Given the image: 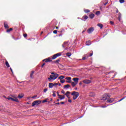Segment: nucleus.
Segmentation results:
<instances>
[{"label":"nucleus","instance_id":"nucleus-50","mask_svg":"<svg viewBox=\"0 0 126 126\" xmlns=\"http://www.w3.org/2000/svg\"><path fill=\"white\" fill-rule=\"evenodd\" d=\"M93 56V53L90 54V57H92Z\"/></svg>","mask_w":126,"mask_h":126},{"label":"nucleus","instance_id":"nucleus-52","mask_svg":"<svg viewBox=\"0 0 126 126\" xmlns=\"http://www.w3.org/2000/svg\"><path fill=\"white\" fill-rule=\"evenodd\" d=\"M107 4H108V2H105L104 3V5H107Z\"/></svg>","mask_w":126,"mask_h":126},{"label":"nucleus","instance_id":"nucleus-37","mask_svg":"<svg viewBox=\"0 0 126 126\" xmlns=\"http://www.w3.org/2000/svg\"><path fill=\"white\" fill-rule=\"evenodd\" d=\"M54 34H57L58 33V31L55 30L53 31Z\"/></svg>","mask_w":126,"mask_h":126},{"label":"nucleus","instance_id":"nucleus-46","mask_svg":"<svg viewBox=\"0 0 126 126\" xmlns=\"http://www.w3.org/2000/svg\"><path fill=\"white\" fill-rule=\"evenodd\" d=\"M24 37H25V38H26V37H27V33H25V34H24Z\"/></svg>","mask_w":126,"mask_h":126},{"label":"nucleus","instance_id":"nucleus-63","mask_svg":"<svg viewBox=\"0 0 126 126\" xmlns=\"http://www.w3.org/2000/svg\"><path fill=\"white\" fill-rule=\"evenodd\" d=\"M50 101H53V98H50Z\"/></svg>","mask_w":126,"mask_h":126},{"label":"nucleus","instance_id":"nucleus-28","mask_svg":"<svg viewBox=\"0 0 126 126\" xmlns=\"http://www.w3.org/2000/svg\"><path fill=\"white\" fill-rule=\"evenodd\" d=\"M48 100H49V98H46L45 99L43 100L42 101V103H46V102H48Z\"/></svg>","mask_w":126,"mask_h":126},{"label":"nucleus","instance_id":"nucleus-13","mask_svg":"<svg viewBox=\"0 0 126 126\" xmlns=\"http://www.w3.org/2000/svg\"><path fill=\"white\" fill-rule=\"evenodd\" d=\"M86 45L87 46H90V45H91V41L88 40L86 41Z\"/></svg>","mask_w":126,"mask_h":126},{"label":"nucleus","instance_id":"nucleus-34","mask_svg":"<svg viewBox=\"0 0 126 126\" xmlns=\"http://www.w3.org/2000/svg\"><path fill=\"white\" fill-rule=\"evenodd\" d=\"M120 3H124L125 2V0H119Z\"/></svg>","mask_w":126,"mask_h":126},{"label":"nucleus","instance_id":"nucleus-16","mask_svg":"<svg viewBox=\"0 0 126 126\" xmlns=\"http://www.w3.org/2000/svg\"><path fill=\"white\" fill-rule=\"evenodd\" d=\"M71 84L72 86V87H74L75 86H76L77 85V83L74 82H71Z\"/></svg>","mask_w":126,"mask_h":126},{"label":"nucleus","instance_id":"nucleus-47","mask_svg":"<svg viewBox=\"0 0 126 126\" xmlns=\"http://www.w3.org/2000/svg\"><path fill=\"white\" fill-rule=\"evenodd\" d=\"M44 92H46V91H48V89H45L44 90H43Z\"/></svg>","mask_w":126,"mask_h":126},{"label":"nucleus","instance_id":"nucleus-58","mask_svg":"<svg viewBox=\"0 0 126 126\" xmlns=\"http://www.w3.org/2000/svg\"><path fill=\"white\" fill-rule=\"evenodd\" d=\"M10 96H11V97H12L13 98H15V97L14 96V95H11Z\"/></svg>","mask_w":126,"mask_h":126},{"label":"nucleus","instance_id":"nucleus-1","mask_svg":"<svg viewBox=\"0 0 126 126\" xmlns=\"http://www.w3.org/2000/svg\"><path fill=\"white\" fill-rule=\"evenodd\" d=\"M58 77H59V74H55V75H51L49 78H48V80H49V81H50V82H52L53 80L57 79Z\"/></svg>","mask_w":126,"mask_h":126},{"label":"nucleus","instance_id":"nucleus-53","mask_svg":"<svg viewBox=\"0 0 126 126\" xmlns=\"http://www.w3.org/2000/svg\"><path fill=\"white\" fill-rule=\"evenodd\" d=\"M91 19H93L94 18V16H90Z\"/></svg>","mask_w":126,"mask_h":126},{"label":"nucleus","instance_id":"nucleus-33","mask_svg":"<svg viewBox=\"0 0 126 126\" xmlns=\"http://www.w3.org/2000/svg\"><path fill=\"white\" fill-rule=\"evenodd\" d=\"M60 82L61 83H64V82H65V80L64 79L61 80Z\"/></svg>","mask_w":126,"mask_h":126},{"label":"nucleus","instance_id":"nucleus-61","mask_svg":"<svg viewBox=\"0 0 126 126\" xmlns=\"http://www.w3.org/2000/svg\"><path fill=\"white\" fill-rule=\"evenodd\" d=\"M106 107H107L106 106H102L101 108H106Z\"/></svg>","mask_w":126,"mask_h":126},{"label":"nucleus","instance_id":"nucleus-45","mask_svg":"<svg viewBox=\"0 0 126 126\" xmlns=\"http://www.w3.org/2000/svg\"><path fill=\"white\" fill-rule=\"evenodd\" d=\"M57 85H59V84L57 83L54 84V86H57Z\"/></svg>","mask_w":126,"mask_h":126},{"label":"nucleus","instance_id":"nucleus-44","mask_svg":"<svg viewBox=\"0 0 126 126\" xmlns=\"http://www.w3.org/2000/svg\"><path fill=\"white\" fill-rule=\"evenodd\" d=\"M121 17H118V20H119V21H121Z\"/></svg>","mask_w":126,"mask_h":126},{"label":"nucleus","instance_id":"nucleus-35","mask_svg":"<svg viewBox=\"0 0 126 126\" xmlns=\"http://www.w3.org/2000/svg\"><path fill=\"white\" fill-rule=\"evenodd\" d=\"M55 92H53V94H52V96H53V97H56L57 96V94H56V93H55Z\"/></svg>","mask_w":126,"mask_h":126},{"label":"nucleus","instance_id":"nucleus-51","mask_svg":"<svg viewBox=\"0 0 126 126\" xmlns=\"http://www.w3.org/2000/svg\"><path fill=\"white\" fill-rule=\"evenodd\" d=\"M68 102L71 103V99H68Z\"/></svg>","mask_w":126,"mask_h":126},{"label":"nucleus","instance_id":"nucleus-22","mask_svg":"<svg viewBox=\"0 0 126 126\" xmlns=\"http://www.w3.org/2000/svg\"><path fill=\"white\" fill-rule=\"evenodd\" d=\"M87 19H88V16H84V17H83L82 20L85 21Z\"/></svg>","mask_w":126,"mask_h":126},{"label":"nucleus","instance_id":"nucleus-6","mask_svg":"<svg viewBox=\"0 0 126 126\" xmlns=\"http://www.w3.org/2000/svg\"><path fill=\"white\" fill-rule=\"evenodd\" d=\"M61 56H62V53H58L54 55L52 58V59L55 60V59H57L58 57H61Z\"/></svg>","mask_w":126,"mask_h":126},{"label":"nucleus","instance_id":"nucleus-59","mask_svg":"<svg viewBox=\"0 0 126 126\" xmlns=\"http://www.w3.org/2000/svg\"><path fill=\"white\" fill-rule=\"evenodd\" d=\"M116 12L117 13H118L119 12V10L117 9V10H116Z\"/></svg>","mask_w":126,"mask_h":126},{"label":"nucleus","instance_id":"nucleus-26","mask_svg":"<svg viewBox=\"0 0 126 126\" xmlns=\"http://www.w3.org/2000/svg\"><path fill=\"white\" fill-rule=\"evenodd\" d=\"M23 94H19L18 96V98H19V99H21L22 98H23Z\"/></svg>","mask_w":126,"mask_h":126},{"label":"nucleus","instance_id":"nucleus-54","mask_svg":"<svg viewBox=\"0 0 126 126\" xmlns=\"http://www.w3.org/2000/svg\"><path fill=\"white\" fill-rule=\"evenodd\" d=\"M56 73H55L54 72H52L51 73V74L52 75H55V74H56Z\"/></svg>","mask_w":126,"mask_h":126},{"label":"nucleus","instance_id":"nucleus-42","mask_svg":"<svg viewBox=\"0 0 126 126\" xmlns=\"http://www.w3.org/2000/svg\"><path fill=\"white\" fill-rule=\"evenodd\" d=\"M59 99H60V100H63V96H59Z\"/></svg>","mask_w":126,"mask_h":126},{"label":"nucleus","instance_id":"nucleus-15","mask_svg":"<svg viewBox=\"0 0 126 126\" xmlns=\"http://www.w3.org/2000/svg\"><path fill=\"white\" fill-rule=\"evenodd\" d=\"M44 61H45V63H49L52 62V60H51V58L45 59Z\"/></svg>","mask_w":126,"mask_h":126},{"label":"nucleus","instance_id":"nucleus-4","mask_svg":"<svg viewBox=\"0 0 126 126\" xmlns=\"http://www.w3.org/2000/svg\"><path fill=\"white\" fill-rule=\"evenodd\" d=\"M7 100H10L11 101H13L14 102H16L17 103H18V102H19V101H18V99L16 97L13 98L10 96H8V97H7Z\"/></svg>","mask_w":126,"mask_h":126},{"label":"nucleus","instance_id":"nucleus-3","mask_svg":"<svg viewBox=\"0 0 126 126\" xmlns=\"http://www.w3.org/2000/svg\"><path fill=\"white\" fill-rule=\"evenodd\" d=\"M111 97V95L107 94H105L103 96H102V100H107L108 99H109V98Z\"/></svg>","mask_w":126,"mask_h":126},{"label":"nucleus","instance_id":"nucleus-23","mask_svg":"<svg viewBox=\"0 0 126 126\" xmlns=\"http://www.w3.org/2000/svg\"><path fill=\"white\" fill-rule=\"evenodd\" d=\"M97 26H98V27H100V29H102V28H103V24H98Z\"/></svg>","mask_w":126,"mask_h":126},{"label":"nucleus","instance_id":"nucleus-14","mask_svg":"<svg viewBox=\"0 0 126 126\" xmlns=\"http://www.w3.org/2000/svg\"><path fill=\"white\" fill-rule=\"evenodd\" d=\"M34 72H34V71H31V75H30L31 78H32V79L34 78V76L33 75L34 74Z\"/></svg>","mask_w":126,"mask_h":126},{"label":"nucleus","instance_id":"nucleus-62","mask_svg":"<svg viewBox=\"0 0 126 126\" xmlns=\"http://www.w3.org/2000/svg\"><path fill=\"white\" fill-rule=\"evenodd\" d=\"M122 14H121V13H119V16H121Z\"/></svg>","mask_w":126,"mask_h":126},{"label":"nucleus","instance_id":"nucleus-49","mask_svg":"<svg viewBox=\"0 0 126 126\" xmlns=\"http://www.w3.org/2000/svg\"><path fill=\"white\" fill-rule=\"evenodd\" d=\"M60 104H62V105H63V104H64V102H63V101L61 102Z\"/></svg>","mask_w":126,"mask_h":126},{"label":"nucleus","instance_id":"nucleus-64","mask_svg":"<svg viewBox=\"0 0 126 126\" xmlns=\"http://www.w3.org/2000/svg\"><path fill=\"white\" fill-rule=\"evenodd\" d=\"M57 102H59L60 101V99H58L57 100Z\"/></svg>","mask_w":126,"mask_h":126},{"label":"nucleus","instance_id":"nucleus-43","mask_svg":"<svg viewBox=\"0 0 126 126\" xmlns=\"http://www.w3.org/2000/svg\"><path fill=\"white\" fill-rule=\"evenodd\" d=\"M124 99H125V97H123L122 98H121L120 100H119L118 101V102H121V101H123V100H124Z\"/></svg>","mask_w":126,"mask_h":126},{"label":"nucleus","instance_id":"nucleus-8","mask_svg":"<svg viewBox=\"0 0 126 126\" xmlns=\"http://www.w3.org/2000/svg\"><path fill=\"white\" fill-rule=\"evenodd\" d=\"M83 83H85V84H89V83H91V81L88 80V79H85L83 81Z\"/></svg>","mask_w":126,"mask_h":126},{"label":"nucleus","instance_id":"nucleus-27","mask_svg":"<svg viewBox=\"0 0 126 126\" xmlns=\"http://www.w3.org/2000/svg\"><path fill=\"white\" fill-rule=\"evenodd\" d=\"M95 14L97 16L100 15V14H101V12H100V11H97L95 12Z\"/></svg>","mask_w":126,"mask_h":126},{"label":"nucleus","instance_id":"nucleus-48","mask_svg":"<svg viewBox=\"0 0 126 126\" xmlns=\"http://www.w3.org/2000/svg\"><path fill=\"white\" fill-rule=\"evenodd\" d=\"M36 97H37V95H34V96H32V98L34 99V98H36Z\"/></svg>","mask_w":126,"mask_h":126},{"label":"nucleus","instance_id":"nucleus-39","mask_svg":"<svg viewBox=\"0 0 126 126\" xmlns=\"http://www.w3.org/2000/svg\"><path fill=\"white\" fill-rule=\"evenodd\" d=\"M110 23H111V24L112 25H114V22H113V21H110Z\"/></svg>","mask_w":126,"mask_h":126},{"label":"nucleus","instance_id":"nucleus-24","mask_svg":"<svg viewBox=\"0 0 126 126\" xmlns=\"http://www.w3.org/2000/svg\"><path fill=\"white\" fill-rule=\"evenodd\" d=\"M69 87H70V86L69 85H68V84L65 85L64 86V88H67V89H68V88H69Z\"/></svg>","mask_w":126,"mask_h":126},{"label":"nucleus","instance_id":"nucleus-12","mask_svg":"<svg viewBox=\"0 0 126 126\" xmlns=\"http://www.w3.org/2000/svg\"><path fill=\"white\" fill-rule=\"evenodd\" d=\"M60 62H61V60L60 59H58L56 61H54L53 63H57V64H60Z\"/></svg>","mask_w":126,"mask_h":126},{"label":"nucleus","instance_id":"nucleus-32","mask_svg":"<svg viewBox=\"0 0 126 126\" xmlns=\"http://www.w3.org/2000/svg\"><path fill=\"white\" fill-rule=\"evenodd\" d=\"M68 94H70V92L67 91V92H66V93L65 94V96H68L67 95H68Z\"/></svg>","mask_w":126,"mask_h":126},{"label":"nucleus","instance_id":"nucleus-19","mask_svg":"<svg viewBox=\"0 0 126 126\" xmlns=\"http://www.w3.org/2000/svg\"><path fill=\"white\" fill-rule=\"evenodd\" d=\"M88 58H89V56H87V54H86V55H84V57H83V58L82 59V60H85V59H88Z\"/></svg>","mask_w":126,"mask_h":126},{"label":"nucleus","instance_id":"nucleus-2","mask_svg":"<svg viewBox=\"0 0 126 126\" xmlns=\"http://www.w3.org/2000/svg\"><path fill=\"white\" fill-rule=\"evenodd\" d=\"M71 95H72V96H73V100H76V99H77V98H78V96H79V93L74 91L71 94Z\"/></svg>","mask_w":126,"mask_h":126},{"label":"nucleus","instance_id":"nucleus-38","mask_svg":"<svg viewBox=\"0 0 126 126\" xmlns=\"http://www.w3.org/2000/svg\"><path fill=\"white\" fill-rule=\"evenodd\" d=\"M57 95L59 97H62L63 96V95H61L59 94V92H57Z\"/></svg>","mask_w":126,"mask_h":126},{"label":"nucleus","instance_id":"nucleus-7","mask_svg":"<svg viewBox=\"0 0 126 126\" xmlns=\"http://www.w3.org/2000/svg\"><path fill=\"white\" fill-rule=\"evenodd\" d=\"M94 31V28L93 27L90 28L87 30V32L89 34H91V33H92V32H93Z\"/></svg>","mask_w":126,"mask_h":126},{"label":"nucleus","instance_id":"nucleus-55","mask_svg":"<svg viewBox=\"0 0 126 126\" xmlns=\"http://www.w3.org/2000/svg\"><path fill=\"white\" fill-rule=\"evenodd\" d=\"M10 69L12 73H13V71H12V69L11 68H10Z\"/></svg>","mask_w":126,"mask_h":126},{"label":"nucleus","instance_id":"nucleus-9","mask_svg":"<svg viewBox=\"0 0 126 126\" xmlns=\"http://www.w3.org/2000/svg\"><path fill=\"white\" fill-rule=\"evenodd\" d=\"M65 79H66V80H67L66 81V82L67 83H71V77H67L65 78Z\"/></svg>","mask_w":126,"mask_h":126},{"label":"nucleus","instance_id":"nucleus-10","mask_svg":"<svg viewBox=\"0 0 126 126\" xmlns=\"http://www.w3.org/2000/svg\"><path fill=\"white\" fill-rule=\"evenodd\" d=\"M72 80H73V81H74V82H75V83L78 84V80H79V78H73Z\"/></svg>","mask_w":126,"mask_h":126},{"label":"nucleus","instance_id":"nucleus-56","mask_svg":"<svg viewBox=\"0 0 126 126\" xmlns=\"http://www.w3.org/2000/svg\"><path fill=\"white\" fill-rule=\"evenodd\" d=\"M67 96H66V97L68 98V99H70V97H69V95H68Z\"/></svg>","mask_w":126,"mask_h":126},{"label":"nucleus","instance_id":"nucleus-36","mask_svg":"<svg viewBox=\"0 0 126 126\" xmlns=\"http://www.w3.org/2000/svg\"><path fill=\"white\" fill-rule=\"evenodd\" d=\"M61 93H62V94H65V92H64L63 90H62Z\"/></svg>","mask_w":126,"mask_h":126},{"label":"nucleus","instance_id":"nucleus-57","mask_svg":"<svg viewBox=\"0 0 126 126\" xmlns=\"http://www.w3.org/2000/svg\"><path fill=\"white\" fill-rule=\"evenodd\" d=\"M62 97H63V99H64L65 98V96L64 95H62Z\"/></svg>","mask_w":126,"mask_h":126},{"label":"nucleus","instance_id":"nucleus-60","mask_svg":"<svg viewBox=\"0 0 126 126\" xmlns=\"http://www.w3.org/2000/svg\"><path fill=\"white\" fill-rule=\"evenodd\" d=\"M56 105H60V102L56 103Z\"/></svg>","mask_w":126,"mask_h":126},{"label":"nucleus","instance_id":"nucleus-29","mask_svg":"<svg viewBox=\"0 0 126 126\" xmlns=\"http://www.w3.org/2000/svg\"><path fill=\"white\" fill-rule=\"evenodd\" d=\"M63 78H64V76H61L58 78V79H61V80H62V79H63Z\"/></svg>","mask_w":126,"mask_h":126},{"label":"nucleus","instance_id":"nucleus-40","mask_svg":"<svg viewBox=\"0 0 126 126\" xmlns=\"http://www.w3.org/2000/svg\"><path fill=\"white\" fill-rule=\"evenodd\" d=\"M45 65H46V63H43L42 64V65H41V67H44V66H45Z\"/></svg>","mask_w":126,"mask_h":126},{"label":"nucleus","instance_id":"nucleus-18","mask_svg":"<svg viewBox=\"0 0 126 126\" xmlns=\"http://www.w3.org/2000/svg\"><path fill=\"white\" fill-rule=\"evenodd\" d=\"M107 102H109V103H113L114 102V99L113 98H110L107 99Z\"/></svg>","mask_w":126,"mask_h":126},{"label":"nucleus","instance_id":"nucleus-41","mask_svg":"<svg viewBox=\"0 0 126 126\" xmlns=\"http://www.w3.org/2000/svg\"><path fill=\"white\" fill-rule=\"evenodd\" d=\"M89 16H95V15H94V14L92 13V14H90V15H89Z\"/></svg>","mask_w":126,"mask_h":126},{"label":"nucleus","instance_id":"nucleus-17","mask_svg":"<svg viewBox=\"0 0 126 126\" xmlns=\"http://www.w3.org/2000/svg\"><path fill=\"white\" fill-rule=\"evenodd\" d=\"M5 65L7 66V67H10V65H9V63H8V62H7V60H5Z\"/></svg>","mask_w":126,"mask_h":126},{"label":"nucleus","instance_id":"nucleus-21","mask_svg":"<svg viewBox=\"0 0 126 126\" xmlns=\"http://www.w3.org/2000/svg\"><path fill=\"white\" fill-rule=\"evenodd\" d=\"M12 30H13V29L11 28L9 29H7L6 30V32H7V33H9L11 31H12Z\"/></svg>","mask_w":126,"mask_h":126},{"label":"nucleus","instance_id":"nucleus-31","mask_svg":"<svg viewBox=\"0 0 126 126\" xmlns=\"http://www.w3.org/2000/svg\"><path fill=\"white\" fill-rule=\"evenodd\" d=\"M85 12H86V13H89V12H90V10L89 9H86L85 10Z\"/></svg>","mask_w":126,"mask_h":126},{"label":"nucleus","instance_id":"nucleus-25","mask_svg":"<svg viewBox=\"0 0 126 126\" xmlns=\"http://www.w3.org/2000/svg\"><path fill=\"white\" fill-rule=\"evenodd\" d=\"M67 43L68 42L66 41L64 42L63 44L62 45L63 48H65V44H67Z\"/></svg>","mask_w":126,"mask_h":126},{"label":"nucleus","instance_id":"nucleus-11","mask_svg":"<svg viewBox=\"0 0 126 126\" xmlns=\"http://www.w3.org/2000/svg\"><path fill=\"white\" fill-rule=\"evenodd\" d=\"M4 27L5 29H7V28H9V27H8V25H7V23H6V22H5L4 23Z\"/></svg>","mask_w":126,"mask_h":126},{"label":"nucleus","instance_id":"nucleus-20","mask_svg":"<svg viewBox=\"0 0 126 126\" xmlns=\"http://www.w3.org/2000/svg\"><path fill=\"white\" fill-rule=\"evenodd\" d=\"M49 88H53L54 86V83H49Z\"/></svg>","mask_w":126,"mask_h":126},{"label":"nucleus","instance_id":"nucleus-30","mask_svg":"<svg viewBox=\"0 0 126 126\" xmlns=\"http://www.w3.org/2000/svg\"><path fill=\"white\" fill-rule=\"evenodd\" d=\"M66 55L67 56V57H70V56H71V53H67L66 54Z\"/></svg>","mask_w":126,"mask_h":126},{"label":"nucleus","instance_id":"nucleus-5","mask_svg":"<svg viewBox=\"0 0 126 126\" xmlns=\"http://www.w3.org/2000/svg\"><path fill=\"white\" fill-rule=\"evenodd\" d=\"M42 103V101L41 100H35L32 103V107H34L35 105H39Z\"/></svg>","mask_w":126,"mask_h":126}]
</instances>
